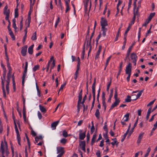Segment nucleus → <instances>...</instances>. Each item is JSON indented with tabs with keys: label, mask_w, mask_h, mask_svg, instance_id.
Here are the masks:
<instances>
[{
	"label": "nucleus",
	"mask_w": 157,
	"mask_h": 157,
	"mask_svg": "<svg viewBox=\"0 0 157 157\" xmlns=\"http://www.w3.org/2000/svg\"><path fill=\"white\" fill-rule=\"evenodd\" d=\"M105 94L104 92H102V103L103 106H106L105 103Z\"/></svg>",
	"instance_id": "obj_17"
},
{
	"label": "nucleus",
	"mask_w": 157,
	"mask_h": 157,
	"mask_svg": "<svg viewBox=\"0 0 157 157\" xmlns=\"http://www.w3.org/2000/svg\"><path fill=\"white\" fill-rule=\"evenodd\" d=\"M27 69H24V72L23 73V75H22V84L23 86H24L25 80V78L26 76V74L27 72Z\"/></svg>",
	"instance_id": "obj_12"
},
{
	"label": "nucleus",
	"mask_w": 157,
	"mask_h": 157,
	"mask_svg": "<svg viewBox=\"0 0 157 157\" xmlns=\"http://www.w3.org/2000/svg\"><path fill=\"white\" fill-rule=\"evenodd\" d=\"M12 70H9V71L7 74V78H8L9 79H10L12 73Z\"/></svg>",
	"instance_id": "obj_41"
},
{
	"label": "nucleus",
	"mask_w": 157,
	"mask_h": 157,
	"mask_svg": "<svg viewBox=\"0 0 157 157\" xmlns=\"http://www.w3.org/2000/svg\"><path fill=\"white\" fill-rule=\"evenodd\" d=\"M107 126V123L105 122L104 124V126L103 127V129L105 131H107L108 130Z\"/></svg>",
	"instance_id": "obj_53"
},
{
	"label": "nucleus",
	"mask_w": 157,
	"mask_h": 157,
	"mask_svg": "<svg viewBox=\"0 0 157 157\" xmlns=\"http://www.w3.org/2000/svg\"><path fill=\"white\" fill-rule=\"evenodd\" d=\"M78 72L77 71H76L75 74V77H74V78L75 80H76L78 76Z\"/></svg>",
	"instance_id": "obj_55"
},
{
	"label": "nucleus",
	"mask_w": 157,
	"mask_h": 157,
	"mask_svg": "<svg viewBox=\"0 0 157 157\" xmlns=\"http://www.w3.org/2000/svg\"><path fill=\"white\" fill-rule=\"evenodd\" d=\"M31 39L33 40H35L36 39V32H35L31 37Z\"/></svg>",
	"instance_id": "obj_42"
},
{
	"label": "nucleus",
	"mask_w": 157,
	"mask_h": 157,
	"mask_svg": "<svg viewBox=\"0 0 157 157\" xmlns=\"http://www.w3.org/2000/svg\"><path fill=\"white\" fill-rule=\"evenodd\" d=\"M57 154H58L59 153H63V154H64V153L65 151L64 150V148L63 147H57Z\"/></svg>",
	"instance_id": "obj_14"
},
{
	"label": "nucleus",
	"mask_w": 157,
	"mask_h": 157,
	"mask_svg": "<svg viewBox=\"0 0 157 157\" xmlns=\"http://www.w3.org/2000/svg\"><path fill=\"white\" fill-rule=\"evenodd\" d=\"M111 57L112 56H110L109 57H108L107 58L105 63V64H106V65H108L109 61Z\"/></svg>",
	"instance_id": "obj_61"
},
{
	"label": "nucleus",
	"mask_w": 157,
	"mask_h": 157,
	"mask_svg": "<svg viewBox=\"0 0 157 157\" xmlns=\"http://www.w3.org/2000/svg\"><path fill=\"white\" fill-rule=\"evenodd\" d=\"M36 90H37V95L39 97H40L41 96L40 91V90H39V88L37 86V83L36 82Z\"/></svg>",
	"instance_id": "obj_37"
},
{
	"label": "nucleus",
	"mask_w": 157,
	"mask_h": 157,
	"mask_svg": "<svg viewBox=\"0 0 157 157\" xmlns=\"http://www.w3.org/2000/svg\"><path fill=\"white\" fill-rule=\"evenodd\" d=\"M120 100H116L111 105L110 109H112L115 107L117 106L120 102Z\"/></svg>",
	"instance_id": "obj_13"
},
{
	"label": "nucleus",
	"mask_w": 157,
	"mask_h": 157,
	"mask_svg": "<svg viewBox=\"0 0 157 157\" xmlns=\"http://www.w3.org/2000/svg\"><path fill=\"white\" fill-rule=\"evenodd\" d=\"M129 113H127L125 115L124 117H126V119L124 120V121H127L129 119Z\"/></svg>",
	"instance_id": "obj_46"
},
{
	"label": "nucleus",
	"mask_w": 157,
	"mask_h": 157,
	"mask_svg": "<svg viewBox=\"0 0 157 157\" xmlns=\"http://www.w3.org/2000/svg\"><path fill=\"white\" fill-rule=\"evenodd\" d=\"M137 0H134V2H133V9L134 10H136V2H137Z\"/></svg>",
	"instance_id": "obj_56"
},
{
	"label": "nucleus",
	"mask_w": 157,
	"mask_h": 157,
	"mask_svg": "<svg viewBox=\"0 0 157 157\" xmlns=\"http://www.w3.org/2000/svg\"><path fill=\"white\" fill-rule=\"evenodd\" d=\"M96 155L97 157H101V153L100 150H98L97 152L96 153Z\"/></svg>",
	"instance_id": "obj_63"
},
{
	"label": "nucleus",
	"mask_w": 157,
	"mask_h": 157,
	"mask_svg": "<svg viewBox=\"0 0 157 157\" xmlns=\"http://www.w3.org/2000/svg\"><path fill=\"white\" fill-rule=\"evenodd\" d=\"M156 99H155L153 101H151L149 102L147 105V106H149L151 105H152L154 103V102L155 101Z\"/></svg>",
	"instance_id": "obj_60"
},
{
	"label": "nucleus",
	"mask_w": 157,
	"mask_h": 157,
	"mask_svg": "<svg viewBox=\"0 0 157 157\" xmlns=\"http://www.w3.org/2000/svg\"><path fill=\"white\" fill-rule=\"evenodd\" d=\"M0 151L2 152V155H4L5 150L4 148L3 143L2 141L1 142V143Z\"/></svg>",
	"instance_id": "obj_22"
},
{
	"label": "nucleus",
	"mask_w": 157,
	"mask_h": 157,
	"mask_svg": "<svg viewBox=\"0 0 157 157\" xmlns=\"http://www.w3.org/2000/svg\"><path fill=\"white\" fill-rule=\"evenodd\" d=\"M102 30V35L104 37H105L106 34V32L107 31V28H105V27H104V28H101Z\"/></svg>",
	"instance_id": "obj_32"
},
{
	"label": "nucleus",
	"mask_w": 157,
	"mask_h": 157,
	"mask_svg": "<svg viewBox=\"0 0 157 157\" xmlns=\"http://www.w3.org/2000/svg\"><path fill=\"white\" fill-rule=\"evenodd\" d=\"M89 1V0H86V2H85L84 3V6L85 8V9L86 10L87 9V6H88V3Z\"/></svg>",
	"instance_id": "obj_47"
},
{
	"label": "nucleus",
	"mask_w": 157,
	"mask_h": 157,
	"mask_svg": "<svg viewBox=\"0 0 157 157\" xmlns=\"http://www.w3.org/2000/svg\"><path fill=\"white\" fill-rule=\"evenodd\" d=\"M82 130H80L79 131V138L80 140H84L86 137V130L83 133H82Z\"/></svg>",
	"instance_id": "obj_3"
},
{
	"label": "nucleus",
	"mask_w": 157,
	"mask_h": 157,
	"mask_svg": "<svg viewBox=\"0 0 157 157\" xmlns=\"http://www.w3.org/2000/svg\"><path fill=\"white\" fill-rule=\"evenodd\" d=\"M63 136L65 137H67L68 136V135L67 134V133L66 130H64L63 132Z\"/></svg>",
	"instance_id": "obj_44"
},
{
	"label": "nucleus",
	"mask_w": 157,
	"mask_h": 157,
	"mask_svg": "<svg viewBox=\"0 0 157 157\" xmlns=\"http://www.w3.org/2000/svg\"><path fill=\"white\" fill-rule=\"evenodd\" d=\"M111 79H110V82H109V83L108 84V85L107 86L106 90L107 92H109V88L110 86L111 85Z\"/></svg>",
	"instance_id": "obj_51"
},
{
	"label": "nucleus",
	"mask_w": 157,
	"mask_h": 157,
	"mask_svg": "<svg viewBox=\"0 0 157 157\" xmlns=\"http://www.w3.org/2000/svg\"><path fill=\"white\" fill-rule=\"evenodd\" d=\"M87 40V44H86L87 48L90 47V49H89V50L88 52V56H89V53L90 52H91V50L92 46H91V42L90 41L89 42V40L88 39L87 40Z\"/></svg>",
	"instance_id": "obj_16"
},
{
	"label": "nucleus",
	"mask_w": 157,
	"mask_h": 157,
	"mask_svg": "<svg viewBox=\"0 0 157 157\" xmlns=\"http://www.w3.org/2000/svg\"><path fill=\"white\" fill-rule=\"evenodd\" d=\"M95 115V116H96V117L98 119L99 118L100 112L99 111V110L98 109H96Z\"/></svg>",
	"instance_id": "obj_36"
},
{
	"label": "nucleus",
	"mask_w": 157,
	"mask_h": 157,
	"mask_svg": "<svg viewBox=\"0 0 157 157\" xmlns=\"http://www.w3.org/2000/svg\"><path fill=\"white\" fill-rule=\"evenodd\" d=\"M15 129L16 132V134L17 135V142H18V144H19V145H21V139L20 135L19 133V132L18 131V130L17 128V126L15 127Z\"/></svg>",
	"instance_id": "obj_6"
},
{
	"label": "nucleus",
	"mask_w": 157,
	"mask_h": 157,
	"mask_svg": "<svg viewBox=\"0 0 157 157\" xmlns=\"http://www.w3.org/2000/svg\"><path fill=\"white\" fill-rule=\"evenodd\" d=\"M55 60H53V61H52V65L51 66L50 68H51V69H52L53 68L55 67Z\"/></svg>",
	"instance_id": "obj_49"
},
{
	"label": "nucleus",
	"mask_w": 157,
	"mask_h": 157,
	"mask_svg": "<svg viewBox=\"0 0 157 157\" xmlns=\"http://www.w3.org/2000/svg\"><path fill=\"white\" fill-rule=\"evenodd\" d=\"M131 28H130V26H128V28H127V29L125 31L124 35V37H127V34L128 31Z\"/></svg>",
	"instance_id": "obj_38"
},
{
	"label": "nucleus",
	"mask_w": 157,
	"mask_h": 157,
	"mask_svg": "<svg viewBox=\"0 0 157 157\" xmlns=\"http://www.w3.org/2000/svg\"><path fill=\"white\" fill-rule=\"evenodd\" d=\"M96 134L95 133L93 136L91 141V144L92 145H93V144L95 142V140L96 138Z\"/></svg>",
	"instance_id": "obj_30"
},
{
	"label": "nucleus",
	"mask_w": 157,
	"mask_h": 157,
	"mask_svg": "<svg viewBox=\"0 0 157 157\" xmlns=\"http://www.w3.org/2000/svg\"><path fill=\"white\" fill-rule=\"evenodd\" d=\"M131 59L133 60V63H134V65H136V62L137 59V56L136 54L134 53H132L131 56Z\"/></svg>",
	"instance_id": "obj_7"
},
{
	"label": "nucleus",
	"mask_w": 157,
	"mask_h": 157,
	"mask_svg": "<svg viewBox=\"0 0 157 157\" xmlns=\"http://www.w3.org/2000/svg\"><path fill=\"white\" fill-rule=\"evenodd\" d=\"M144 134V132H141L140 134L138 137V140H137V143L138 144H139L140 143L141 141V140L143 138Z\"/></svg>",
	"instance_id": "obj_19"
},
{
	"label": "nucleus",
	"mask_w": 157,
	"mask_h": 157,
	"mask_svg": "<svg viewBox=\"0 0 157 157\" xmlns=\"http://www.w3.org/2000/svg\"><path fill=\"white\" fill-rule=\"evenodd\" d=\"M38 116L40 119H41L42 118V115L41 113L39 111L38 112Z\"/></svg>",
	"instance_id": "obj_64"
},
{
	"label": "nucleus",
	"mask_w": 157,
	"mask_h": 157,
	"mask_svg": "<svg viewBox=\"0 0 157 157\" xmlns=\"http://www.w3.org/2000/svg\"><path fill=\"white\" fill-rule=\"evenodd\" d=\"M39 106L40 109L42 112L44 113H45L46 112V109L43 106L41 105H39Z\"/></svg>",
	"instance_id": "obj_27"
},
{
	"label": "nucleus",
	"mask_w": 157,
	"mask_h": 157,
	"mask_svg": "<svg viewBox=\"0 0 157 157\" xmlns=\"http://www.w3.org/2000/svg\"><path fill=\"white\" fill-rule=\"evenodd\" d=\"M15 129L16 132V134L17 135V142H18V144H19V145H21V139L20 135L19 133V132L18 131V130L17 128V126L15 127Z\"/></svg>",
	"instance_id": "obj_5"
},
{
	"label": "nucleus",
	"mask_w": 157,
	"mask_h": 157,
	"mask_svg": "<svg viewBox=\"0 0 157 157\" xmlns=\"http://www.w3.org/2000/svg\"><path fill=\"white\" fill-rule=\"evenodd\" d=\"M113 92V88L111 89L110 90V93L109 95V97H112Z\"/></svg>",
	"instance_id": "obj_54"
},
{
	"label": "nucleus",
	"mask_w": 157,
	"mask_h": 157,
	"mask_svg": "<svg viewBox=\"0 0 157 157\" xmlns=\"http://www.w3.org/2000/svg\"><path fill=\"white\" fill-rule=\"evenodd\" d=\"M131 97L129 95H127L126 98L125 99V102H131Z\"/></svg>",
	"instance_id": "obj_33"
},
{
	"label": "nucleus",
	"mask_w": 157,
	"mask_h": 157,
	"mask_svg": "<svg viewBox=\"0 0 157 157\" xmlns=\"http://www.w3.org/2000/svg\"><path fill=\"white\" fill-rule=\"evenodd\" d=\"M102 49V46L100 45L99 46L98 49L96 53V55L95 57V59H97L99 57V56L100 55V52H101Z\"/></svg>",
	"instance_id": "obj_18"
},
{
	"label": "nucleus",
	"mask_w": 157,
	"mask_h": 157,
	"mask_svg": "<svg viewBox=\"0 0 157 157\" xmlns=\"http://www.w3.org/2000/svg\"><path fill=\"white\" fill-rule=\"evenodd\" d=\"M144 90V89H143L142 90H140L139 92V93H138V94L137 95V96H136V99H132V100H136V99H137L138 98H139L141 96V95L142 93L143 92Z\"/></svg>",
	"instance_id": "obj_26"
},
{
	"label": "nucleus",
	"mask_w": 157,
	"mask_h": 157,
	"mask_svg": "<svg viewBox=\"0 0 157 157\" xmlns=\"http://www.w3.org/2000/svg\"><path fill=\"white\" fill-rule=\"evenodd\" d=\"M31 17L29 16V19H28V21H25V28H28L29 27L30 24L31 22Z\"/></svg>",
	"instance_id": "obj_21"
},
{
	"label": "nucleus",
	"mask_w": 157,
	"mask_h": 157,
	"mask_svg": "<svg viewBox=\"0 0 157 157\" xmlns=\"http://www.w3.org/2000/svg\"><path fill=\"white\" fill-rule=\"evenodd\" d=\"M3 73L2 75H3V78L4 80H5L6 79V68L5 67H3Z\"/></svg>",
	"instance_id": "obj_34"
},
{
	"label": "nucleus",
	"mask_w": 157,
	"mask_h": 157,
	"mask_svg": "<svg viewBox=\"0 0 157 157\" xmlns=\"http://www.w3.org/2000/svg\"><path fill=\"white\" fill-rule=\"evenodd\" d=\"M16 107L17 108V111H18V113L20 115V117H21L22 115L21 114V110H19V104L18 102L17 101L16 103Z\"/></svg>",
	"instance_id": "obj_29"
},
{
	"label": "nucleus",
	"mask_w": 157,
	"mask_h": 157,
	"mask_svg": "<svg viewBox=\"0 0 157 157\" xmlns=\"http://www.w3.org/2000/svg\"><path fill=\"white\" fill-rule=\"evenodd\" d=\"M27 46L25 45L22 47L21 50V54L23 56H25L26 55Z\"/></svg>",
	"instance_id": "obj_9"
},
{
	"label": "nucleus",
	"mask_w": 157,
	"mask_h": 157,
	"mask_svg": "<svg viewBox=\"0 0 157 157\" xmlns=\"http://www.w3.org/2000/svg\"><path fill=\"white\" fill-rule=\"evenodd\" d=\"M150 21H148V20L146 19L144 23L143 24L142 26H146L147 24H148L149 22Z\"/></svg>",
	"instance_id": "obj_59"
},
{
	"label": "nucleus",
	"mask_w": 157,
	"mask_h": 157,
	"mask_svg": "<svg viewBox=\"0 0 157 157\" xmlns=\"http://www.w3.org/2000/svg\"><path fill=\"white\" fill-rule=\"evenodd\" d=\"M95 128L94 125H92L90 130V133L92 134L94 132Z\"/></svg>",
	"instance_id": "obj_50"
},
{
	"label": "nucleus",
	"mask_w": 157,
	"mask_h": 157,
	"mask_svg": "<svg viewBox=\"0 0 157 157\" xmlns=\"http://www.w3.org/2000/svg\"><path fill=\"white\" fill-rule=\"evenodd\" d=\"M116 89L115 92V94L114 95V98L115 99V100H120L119 99H117V88L116 87H115Z\"/></svg>",
	"instance_id": "obj_40"
},
{
	"label": "nucleus",
	"mask_w": 157,
	"mask_h": 157,
	"mask_svg": "<svg viewBox=\"0 0 157 157\" xmlns=\"http://www.w3.org/2000/svg\"><path fill=\"white\" fill-rule=\"evenodd\" d=\"M86 98H87V96H86V94L83 98L82 101V102L81 101V103L82 104V105L83 106V112L85 110V105L84 104V103L85 102V101L86 100Z\"/></svg>",
	"instance_id": "obj_24"
},
{
	"label": "nucleus",
	"mask_w": 157,
	"mask_h": 157,
	"mask_svg": "<svg viewBox=\"0 0 157 157\" xmlns=\"http://www.w3.org/2000/svg\"><path fill=\"white\" fill-rule=\"evenodd\" d=\"M121 31V27H120L119 29L117 31V33L116 36V37L115 38V41H117L119 37V35Z\"/></svg>",
	"instance_id": "obj_35"
},
{
	"label": "nucleus",
	"mask_w": 157,
	"mask_h": 157,
	"mask_svg": "<svg viewBox=\"0 0 157 157\" xmlns=\"http://www.w3.org/2000/svg\"><path fill=\"white\" fill-rule=\"evenodd\" d=\"M67 141V140L66 139L64 138H63L62 139L60 140V142L64 144H66Z\"/></svg>",
	"instance_id": "obj_48"
},
{
	"label": "nucleus",
	"mask_w": 157,
	"mask_h": 157,
	"mask_svg": "<svg viewBox=\"0 0 157 157\" xmlns=\"http://www.w3.org/2000/svg\"><path fill=\"white\" fill-rule=\"evenodd\" d=\"M96 78L94 79V82L92 86V91L93 95H95V86H96Z\"/></svg>",
	"instance_id": "obj_10"
},
{
	"label": "nucleus",
	"mask_w": 157,
	"mask_h": 157,
	"mask_svg": "<svg viewBox=\"0 0 157 157\" xmlns=\"http://www.w3.org/2000/svg\"><path fill=\"white\" fill-rule=\"evenodd\" d=\"M8 6L6 5L4 9L3 14L6 15L5 18L8 19V18L9 17L10 13V10L8 9Z\"/></svg>",
	"instance_id": "obj_1"
},
{
	"label": "nucleus",
	"mask_w": 157,
	"mask_h": 157,
	"mask_svg": "<svg viewBox=\"0 0 157 157\" xmlns=\"http://www.w3.org/2000/svg\"><path fill=\"white\" fill-rule=\"evenodd\" d=\"M155 15V13H151L147 19L150 21Z\"/></svg>",
	"instance_id": "obj_28"
},
{
	"label": "nucleus",
	"mask_w": 157,
	"mask_h": 157,
	"mask_svg": "<svg viewBox=\"0 0 157 157\" xmlns=\"http://www.w3.org/2000/svg\"><path fill=\"white\" fill-rule=\"evenodd\" d=\"M82 89H81V90L80 91L79 93V94H78V99H82Z\"/></svg>",
	"instance_id": "obj_45"
},
{
	"label": "nucleus",
	"mask_w": 157,
	"mask_h": 157,
	"mask_svg": "<svg viewBox=\"0 0 157 157\" xmlns=\"http://www.w3.org/2000/svg\"><path fill=\"white\" fill-rule=\"evenodd\" d=\"M123 62H121L120 64L119 71H121L122 68Z\"/></svg>",
	"instance_id": "obj_58"
},
{
	"label": "nucleus",
	"mask_w": 157,
	"mask_h": 157,
	"mask_svg": "<svg viewBox=\"0 0 157 157\" xmlns=\"http://www.w3.org/2000/svg\"><path fill=\"white\" fill-rule=\"evenodd\" d=\"M79 146L83 151L85 152L86 151V142L85 141H80L79 143Z\"/></svg>",
	"instance_id": "obj_8"
},
{
	"label": "nucleus",
	"mask_w": 157,
	"mask_h": 157,
	"mask_svg": "<svg viewBox=\"0 0 157 157\" xmlns=\"http://www.w3.org/2000/svg\"><path fill=\"white\" fill-rule=\"evenodd\" d=\"M103 136L105 138V139H106V140L105 141L106 142H108L109 143V144H110L109 143V137L108 136V135H104Z\"/></svg>",
	"instance_id": "obj_43"
},
{
	"label": "nucleus",
	"mask_w": 157,
	"mask_h": 157,
	"mask_svg": "<svg viewBox=\"0 0 157 157\" xmlns=\"http://www.w3.org/2000/svg\"><path fill=\"white\" fill-rule=\"evenodd\" d=\"M82 99H78L77 103V112L78 113L80 110L81 105L80 104Z\"/></svg>",
	"instance_id": "obj_23"
},
{
	"label": "nucleus",
	"mask_w": 157,
	"mask_h": 157,
	"mask_svg": "<svg viewBox=\"0 0 157 157\" xmlns=\"http://www.w3.org/2000/svg\"><path fill=\"white\" fill-rule=\"evenodd\" d=\"M100 22L101 28H104V27L108 25L107 21L106 20L104 17L101 18Z\"/></svg>",
	"instance_id": "obj_4"
},
{
	"label": "nucleus",
	"mask_w": 157,
	"mask_h": 157,
	"mask_svg": "<svg viewBox=\"0 0 157 157\" xmlns=\"http://www.w3.org/2000/svg\"><path fill=\"white\" fill-rule=\"evenodd\" d=\"M40 68V66L39 65H37L34 66L33 68V70L34 72L36 71L37 70H38Z\"/></svg>",
	"instance_id": "obj_39"
},
{
	"label": "nucleus",
	"mask_w": 157,
	"mask_h": 157,
	"mask_svg": "<svg viewBox=\"0 0 157 157\" xmlns=\"http://www.w3.org/2000/svg\"><path fill=\"white\" fill-rule=\"evenodd\" d=\"M2 91L3 94V97L6 98V94L5 92V86H4V82L3 81V79L2 78Z\"/></svg>",
	"instance_id": "obj_11"
},
{
	"label": "nucleus",
	"mask_w": 157,
	"mask_h": 157,
	"mask_svg": "<svg viewBox=\"0 0 157 157\" xmlns=\"http://www.w3.org/2000/svg\"><path fill=\"white\" fill-rule=\"evenodd\" d=\"M33 47L34 44H33L30 46L28 48V52L30 54H32L33 53Z\"/></svg>",
	"instance_id": "obj_25"
},
{
	"label": "nucleus",
	"mask_w": 157,
	"mask_h": 157,
	"mask_svg": "<svg viewBox=\"0 0 157 157\" xmlns=\"http://www.w3.org/2000/svg\"><path fill=\"white\" fill-rule=\"evenodd\" d=\"M66 84V83H64V84H63L62 85H61L60 88L59 89V91H60V90H63V88L64 87V86H65Z\"/></svg>",
	"instance_id": "obj_62"
},
{
	"label": "nucleus",
	"mask_w": 157,
	"mask_h": 157,
	"mask_svg": "<svg viewBox=\"0 0 157 157\" xmlns=\"http://www.w3.org/2000/svg\"><path fill=\"white\" fill-rule=\"evenodd\" d=\"M134 45V44H133L132 45H131L128 48V50L127 51V52L128 53H130L131 52V51L132 48L133 47V46Z\"/></svg>",
	"instance_id": "obj_52"
},
{
	"label": "nucleus",
	"mask_w": 157,
	"mask_h": 157,
	"mask_svg": "<svg viewBox=\"0 0 157 157\" xmlns=\"http://www.w3.org/2000/svg\"><path fill=\"white\" fill-rule=\"evenodd\" d=\"M87 40V44H86L87 48L90 47V49H89V50L88 52V56H89V53L90 52H91V50L92 46H91V42L90 41L89 42V40L88 39L87 40Z\"/></svg>",
	"instance_id": "obj_15"
},
{
	"label": "nucleus",
	"mask_w": 157,
	"mask_h": 157,
	"mask_svg": "<svg viewBox=\"0 0 157 157\" xmlns=\"http://www.w3.org/2000/svg\"><path fill=\"white\" fill-rule=\"evenodd\" d=\"M132 64L129 63L128 65L126 67L125 69V73L127 74L131 75L132 71Z\"/></svg>",
	"instance_id": "obj_2"
},
{
	"label": "nucleus",
	"mask_w": 157,
	"mask_h": 157,
	"mask_svg": "<svg viewBox=\"0 0 157 157\" xmlns=\"http://www.w3.org/2000/svg\"><path fill=\"white\" fill-rule=\"evenodd\" d=\"M7 67L8 68V70H12L11 67L10 66V63L9 61H7L6 62Z\"/></svg>",
	"instance_id": "obj_57"
},
{
	"label": "nucleus",
	"mask_w": 157,
	"mask_h": 157,
	"mask_svg": "<svg viewBox=\"0 0 157 157\" xmlns=\"http://www.w3.org/2000/svg\"><path fill=\"white\" fill-rule=\"evenodd\" d=\"M4 143H5V147H6V155H8V154H9V151H8V149L7 144L6 141L5 140H4Z\"/></svg>",
	"instance_id": "obj_31"
},
{
	"label": "nucleus",
	"mask_w": 157,
	"mask_h": 157,
	"mask_svg": "<svg viewBox=\"0 0 157 157\" xmlns=\"http://www.w3.org/2000/svg\"><path fill=\"white\" fill-rule=\"evenodd\" d=\"M59 122V121H58L53 122L51 124V127L53 130H54L56 129V126L58 124Z\"/></svg>",
	"instance_id": "obj_20"
}]
</instances>
